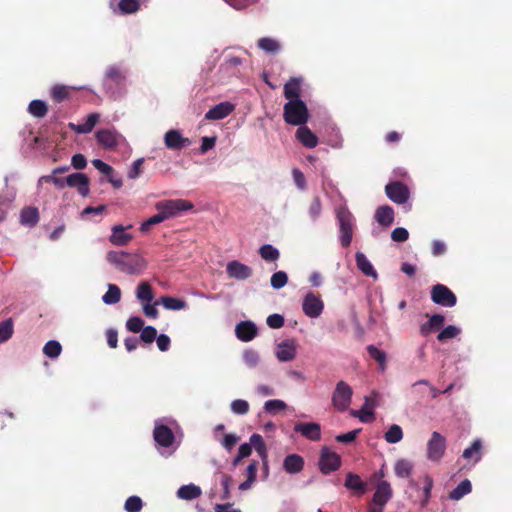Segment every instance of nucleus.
Masks as SVG:
<instances>
[{
	"label": "nucleus",
	"mask_w": 512,
	"mask_h": 512,
	"mask_svg": "<svg viewBox=\"0 0 512 512\" xmlns=\"http://www.w3.org/2000/svg\"><path fill=\"white\" fill-rule=\"evenodd\" d=\"M107 261L127 274H141L148 265L146 259L138 254L118 251L108 252Z\"/></svg>",
	"instance_id": "obj_1"
},
{
	"label": "nucleus",
	"mask_w": 512,
	"mask_h": 512,
	"mask_svg": "<svg viewBox=\"0 0 512 512\" xmlns=\"http://www.w3.org/2000/svg\"><path fill=\"white\" fill-rule=\"evenodd\" d=\"M309 111L306 104L301 99H293L284 104V121L293 126H302L308 122Z\"/></svg>",
	"instance_id": "obj_2"
},
{
	"label": "nucleus",
	"mask_w": 512,
	"mask_h": 512,
	"mask_svg": "<svg viewBox=\"0 0 512 512\" xmlns=\"http://www.w3.org/2000/svg\"><path fill=\"white\" fill-rule=\"evenodd\" d=\"M336 218L339 224L340 243L343 247H349L352 242L354 217L346 206L336 210Z\"/></svg>",
	"instance_id": "obj_3"
},
{
	"label": "nucleus",
	"mask_w": 512,
	"mask_h": 512,
	"mask_svg": "<svg viewBox=\"0 0 512 512\" xmlns=\"http://www.w3.org/2000/svg\"><path fill=\"white\" fill-rule=\"evenodd\" d=\"M193 204L184 199H170L155 204L157 211L161 212L166 220L179 216L182 212L193 209Z\"/></svg>",
	"instance_id": "obj_4"
},
{
	"label": "nucleus",
	"mask_w": 512,
	"mask_h": 512,
	"mask_svg": "<svg viewBox=\"0 0 512 512\" xmlns=\"http://www.w3.org/2000/svg\"><path fill=\"white\" fill-rule=\"evenodd\" d=\"M352 388L344 381H339L332 395V404L338 411H346L351 403Z\"/></svg>",
	"instance_id": "obj_5"
},
{
	"label": "nucleus",
	"mask_w": 512,
	"mask_h": 512,
	"mask_svg": "<svg viewBox=\"0 0 512 512\" xmlns=\"http://www.w3.org/2000/svg\"><path fill=\"white\" fill-rule=\"evenodd\" d=\"M446 446V438L434 431L427 442V458L432 462H439L445 453Z\"/></svg>",
	"instance_id": "obj_6"
},
{
	"label": "nucleus",
	"mask_w": 512,
	"mask_h": 512,
	"mask_svg": "<svg viewBox=\"0 0 512 512\" xmlns=\"http://www.w3.org/2000/svg\"><path fill=\"white\" fill-rule=\"evenodd\" d=\"M432 301L444 307H453L456 305V295L445 285L436 284L431 289Z\"/></svg>",
	"instance_id": "obj_7"
},
{
	"label": "nucleus",
	"mask_w": 512,
	"mask_h": 512,
	"mask_svg": "<svg viewBox=\"0 0 512 512\" xmlns=\"http://www.w3.org/2000/svg\"><path fill=\"white\" fill-rule=\"evenodd\" d=\"M341 466V458L336 452L330 451L327 447H323L321 449L320 459H319V469L320 471L328 475L331 472L338 470Z\"/></svg>",
	"instance_id": "obj_8"
},
{
	"label": "nucleus",
	"mask_w": 512,
	"mask_h": 512,
	"mask_svg": "<svg viewBox=\"0 0 512 512\" xmlns=\"http://www.w3.org/2000/svg\"><path fill=\"white\" fill-rule=\"evenodd\" d=\"M302 309L306 316L310 318H317L321 315L324 309V304L319 296L313 292H309L304 297Z\"/></svg>",
	"instance_id": "obj_9"
},
{
	"label": "nucleus",
	"mask_w": 512,
	"mask_h": 512,
	"mask_svg": "<svg viewBox=\"0 0 512 512\" xmlns=\"http://www.w3.org/2000/svg\"><path fill=\"white\" fill-rule=\"evenodd\" d=\"M165 146L170 150H182L192 144L191 140L184 137L179 130H168L164 135Z\"/></svg>",
	"instance_id": "obj_10"
},
{
	"label": "nucleus",
	"mask_w": 512,
	"mask_h": 512,
	"mask_svg": "<svg viewBox=\"0 0 512 512\" xmlns=\"http://www.w3.org/2000/svg\"><path fill=\"white\" fill-rule=\"evenodd\" d=\"M89 182L90 180L86 174L76 172L66 177L65 186L77 188L81 196L87 197L90 193Z\"/></svg>",
	"instance_id": "obj_11"
},
{
	"label": "nucleus",
	"mask_w": 512,
	"mask_h": 512,
	"mask_svg": "<svg viewBox=\"0 0 512 512\" xmlns=\"http://www.w3.org/2000/svg\"><path fill=\"white\" fill-rule=\"evenodd\" d=\"M385 192L388 198L397 204H403L409 198L407 186L398 181L388 183L385 187Z\"/></svg>",
	"instance_id": "obj_12"
},
{
	"label": "nucleus",
	"mask_w": 512,
	"mask_h": 512,
	"mask_svg": "<svg viewBox=\"0 0 512 512\" xmlns=\"http://www.w3.org/2000/svg\"><path fill=\"white\" fill-rule=\"evenodd\" d=\"M294 431L310 441L321 439V426L316 422H298L294 426Z\"/></svg>",
	"instance_id": "obj_13"
},
{
	"label": "nucleus",
	"mask_w": 512,
	"mask_h": 512,
	"mask_svg": "<svg viewBox=\"0 0 512 512\" xmlns=\"http://www.w3.org/2000/svg\"><path fill=\"white\" fill-rule=\"evenodd\" d=\"M226 272L230 278L237 280H246L253 274L252 269L237 260H233L227 263Z\"/></svg>",
	"instance_id": "obj_14"
},
{
	"label": "nucleus",
	"mask_w": 512,
	"mask_h": 512,
	"mask_svg": "<svg viewBox=\"0 0 512 512\" xmlns=\"http://www.w3.org/2000/svg\"><path fill=\"white\" fill-rule=\"evenodd\" d=\"M120 137V134L112 129H102L96 133L97 142L106 149L117 147Z\"/></svg>",
	"instance_id": "obj_15"
},
{
	"label": "nucleus",
	"mask_w": 512,
	"mask_h": 512,
	"mask_svg": "<svg viewBox=\"0 0 512 512\" xmlns=\"http://www.w3.org/2000/svg\"><path fill=\"white\" fill-rule=\"evenodd\" d=\"M39 220L40 214L37 207L26 206L21 209L19 222L22 226L29 228L35 227Z\"/></svg>",
	"instance_id": "obj_16"
},
{
	"label": "nucleus",
	"mask_w": 512,
	"mask_h": 512,
	"mask_svg": "<svg viewBox=\"0 0 512 512\" xmlns=\"http://www.w3.org/2000/svg\"><path fill=\"white\" fill-rule=\"evenodd\" d=\"M235 333L239 340L249 342L257 335V327L251 321H242L237 324Z\"/></svg>",
	"instance_id": "obj_17"
},
{
	"label": "nucleus",
	"mask_w": 512,
	"mask_h": 512,
	"mask_svg": "<svg viewBox=\"0 0 512 512\" xmlns=\"http://www.w3.org/2000/svg\"><path fill=\"white\" fill-rule=\"evenodd\" d=\"M234 110V105L230 102H221L207 111L205 119L221 120L227 117Z\"/></svg>",
	"instance_id": "obj_18"
},
{
	"label": "nucleus",
	"mask_w": 512,
	"mask_h": 512,
	"mask_svg": "<svg viewBox=\"0 0 512 512\" xmlns=\"http://www.w3.org/2000/svg\"><path fill=\"white\" fill-rule=\"evenodd\" d=\"M155 441L162 447H169L174 442V434L166 425L156 426L153 431Z\"/></svg>",
	"instance_id": "obj_19"
},
{
	"label": "nucleus",
	"mask_w": 512,
	"mask_h": 512,
	"mask_svg": "<svg viewBox=\"0 0 512 512\" xmlns=\"http://www.w3.org/2000/svg\"><path fill=\"white\" fill-rule=\"evenodd\" d=\"M276 356L282 362H288L296 356V344L293 340H284L278 344Z\"/></svg>",
	"instance_id": "obj_20"
},
{
	"label": "nucleus",
	"mask_w": 512,
	"mask_h": 512,
	"mask_svg": "<svg viewBox=\"0 0 512 512\" xmlns=\"http://www.w3.org/2000/svg\"><path fill=\"white\" fill-rule=\"evenodd\" d=\"M304 465V458L299 454H289L283 460V469L289 474L300 473Z\"/></svg>",
	"instance_id": "obj_21"
},
{
	"label": "nucleus",
	"mask_w": 512,
	"mask_h": 512,
	"mask_svg": "<svg viewBox=\"0 0 512 512\" xmlns=\"http://www.w3.org/2000/svg\"><path fill=\"white\" fill-rule=\"evenodd\" d=\"M392 497V489L387 481L378 483L376 491L373 495V503L379 507H383Z\"/></svg>",
	"instance_id": "obj_22"
},
{
	"label": "nucleus",
	"mask_w": 512,
	"mask_h": 512,
	"mask_svg": "<svg viewBox=\"0 0 512 512\" xmlns=\"http://www.w3.org/2000/svg\"><path fill=\"white\" fill-rule=\"evenodd\" d=\"M295 136L306 148H314L318 145V137L305 124L298 127Z\"/></svg>",
	"instance_id": "obj_23"
},
{
	"label": "nucleus",
	"mask_w": 512,
	"mask_h": 512,
	"mask_svg": "<svg viewBox=\"0 0 512 512\" xmlns=\"http://www.w3.org/2000/svg\"><path fill=\"white\" fill-rule=\"evenodd\" d=\"M445 318L441 314L432 315L428 321L423 323L420 328V334L424 337L428 336L432 332L440 329L444 324Z\"/></svg>",
	"instance_id": "obj_24"
},
{
	"label": "nucleus",
	"mask_w": 512,
	"mask_h": 512,
	"mask_svg": "<svg viewBox=\"0 0 512 512\" xmlns=\"http://www.w3.org/2000/svg\"><path fill=\"white\" fill-rule=\"evenodd\" d=\"M375 220L383 227H389L394 222V210L388 205L379 206L375 212Z\"/></svg>",
	"instance_id": "obj_25"
},
{
	"label": "nucleus",
	"mask_w": 512,
	"mask_h": 512,
	"mask_svg": "<svg viewBox=\"0 0 512 512\" xmlns=\"http://www.w3.org/2000/svg\"><path fill=\"white\" fill-rule=\"evenodd\" d=\"M133 236L125 232V228L122 225H115L112 228V234L109 237V241L116 246H125L131 240Z\"/></svg>",
	"instance_id": "obj_26"
},
{
	"label": "nucleus",
	"mask_w": 512,
	"mask_h": 512,
	"mask_svg": "<svg viewBox=\"0 0 512 512\" xmlns=\"http://www.w3.org/2000/svg\"><path fill=\"white\" fill-rule=\"evenodd\" d=\"M74 87L56 84L51 88L50 96L56 103H61L71 98Z\"/></svg>",
	"instance_id": "obj_27"
},
{
	"label": "nucleus",
	"mask_w": 512,
	"mask_h": 512,
	"mask_svg": "<svg viewBox=\"0 0 512 512\" xmlns=\"http://www.w3.org/2000/svg\"><path fill=\"white\" fill-rule=\"evenodd\" d=\"M99 118H100L99 114L91 113L87 116L86 122L84 124L69 123V127L73 131L80 133V134L90 133L93 130V128L95 127V125L97 124V122L99 121Z\"/></svg>",
	"instance_id": "obj_28"
},
{
	"label": "nucleus",
	"mask_w": 512,
	"mask_h": 512,
	"mask_svg": "<svg viewBox=\"0 0 512 512\" xmlns=\"http://www.w3.org/2000/svg\"><path fill=\"white\" fill-rule=\"evenodd\" d=\"M301 81L298 78H290L284 85V97L288 101L300 99Z\"/></svg>",
	"instance_id": "obj_29"
},
{
	"label": "nucleus",
	"mask_w": 512,
	"mask_h": 512,
	"mask_svg": "<svg viewBox=\"0 0 512 512\" xmlns=\"http://www.w3.org/2000/svg\"><path fill=\"white\" fill-rule=\"evenodd\" d=\"M357 268L366 276L377 278V272L375 271L371 262L367 259L364 253L357 252L355 255Z\"/></svg>",
	"instance_id": "obj_30"
},
{
	"label": "nucleus",
	"mask_w": 512,
	"mask_h": 512,
	"mask_svg": "<svg viewBox=\"0 0 512 512\" xmlns=\"http://www.w3.org/2000/svg\"><path fill=\"white\" fill-rule=\"evenodd\" d=\"M201 488L194 484L183 485L177 490V497L183 500H194L201 495Z\"/></svg>",
	"instance_id": "obj_31"
},
{
	"label": "nucleus",
	"mask_w": 512,
	"mask_h": 512,
	"mask_svg": "<svg viewBox=\"0 0 512 512\" xmlns=\"http://www.w3.org/2000/svg\"><path fill=\"white\" fill-rule=\"evenodd\" d=\"M345 487L350 490L364 493L366 491L367 485L361 480L359 475L348 473L345 479Z\"/></svg>",
	"instance_id": "obj_32"
},
{
	"label": "nucleus",
	"mask_w": 512,
	"mask_h": 512,
	"mask_svg": "<svg viewBox=\"0 0 512 512\" xmlns=\"http://www.w3.org/2000/svg\"><path fill=\"white\" fill-rule=\"evenodd\" d=\"M482 443L481 440L476 439L473 441L470 447L466 448L463 451V458L468 460H473L474 463L480 461L482 453H481Z\"/></svg>",
	"instance_id": "obj_33"
},
{
	"label": "nucleus",
	"mask_w": 512,
	"mask_h": 512,
	"mask_svg": "<svg viewBox=\"0 0 512 512\" xmlns=\"http://www.w3.org/2000/svg\"><path fill=\"white\" fill-rule=\"evenodd\" d=\"M136 297L140 302H152L154 299V293L151 285L147 281L139 283L136 291Z\"/></svg>",
	"instance_id": "obj_34"
},
{
	"label": "nucleus",
	"mask_w": 512,
	"mask_h": 512,
	"mask_svg": "<svg viewBox=\"0 0 512 512\" xmlns=\"http://www.w3.org/2000/svg\"><path fill=\"white\" fill-rule=\"evenodd\" d=\"M159 302L167 310H181L187 307V302L172 296H162Z\"/></svg>",
	"instance_id": "obj_35"
},
{
	"label": "nucleus",
	"mask_w": 512,
	"mask_h": 512,
	"mask_svg": "<svg viewBox=\"0 0 512 512\" xmlns=\"http://www.w3.org/2000/svg\"><path fill=\"white\" fill-rule=\"evenodd\" d=\"M471 490V482L468 479H465L449 493V498L458 501L465 495L469 494Z\"/></svg>",
	"instance_id": "obj_36"
},
{
	"label": "nucleus",
	"mask_w": 512,
	"mask_h": 512,
	"mask_svg": "<svg viewBox=\"0 0 512 512\" xmlns=\"http://www.w3.org/2000/svg\"><path fill=\"white\" fill-rule=\"evenodd\" d=\"M28 112L36 118H43L48 112V106L42 100H32L29 103Z\"/></svg>",
	"instance_id": "obj_37"
},
{
	"label": "nucleus",
	"mask_w": 512,
	"mask_h": 512,
	"mask_svg": "<svg viewBox=\"0 0 512 512\" xmlns=\"http://www.w3.org/2000/svg\"><path fill=\"white\" fill-rule=\"evenodd\" d=\"M251 447L253 446L256 450V452L259 454V456L262 458L264 463L266 464L267 459V448L264 443L263 437L259 434H252L250 437V443Z\"/></svg>",
	"instance_id": "obj_38"
},
{
	"label": "nucleus",
	"mask_w": 512,
	"mask_h": 512,
	"mask_svg": "<svg viewBox=\"0 0 512 512\" xmlns=\"http://www.w3.org/2000/svg\"><path fill=\"white\" fill-rule=\"evenodd\" d=\"M259 254L265 261L275 262L280 257V252L271 244H264L259 248Z\"/></svg>",
	"instance_id": "obj_39"
},
{
	"label": "nucleus",
	"mask_w": 512,
	"mask_h": 512,
	"mask_svg": "<svg viewBox=\"0 0 512 512\" xmlns=\"http://www.w3.org/2000/svg\"><path fill=\"white\" fill-rule=\"evenodd\" d=\"M412 470V463L406 459H399L394 466V472L396 476L400 478H408L411 475Z\"/></svg>",
	"instance_id": "obj_40"
},
{
	"label": "nucleus",
	"mask_w": 512,
	"mask_h": 512,
	"mask_svg": "<svg viewBox=\"0 0 512 512\" xmlns=\"http://www.w3.org/2000/svg\"><path fill=\"white\" fill-rule=\"evenodd\" d=\"M121 299V290L115 284H109L107 292L103 295L102 300L105 304H116Z\"/></svg>",
	"instance_id": "obj_41"
},
{
	"label": "nucleus",
	"mask_w": 512,
	"mask_h": 512,
	"mask_svg": "<svg viewBox=\"0 0 512 512\" xmlns=\"http://www.w3.org/2000/svg\"><path fill=\"white\" fill-rule=\"evenodd\" d=\"M257 44L261 50L268 53H277L281 48L280 43L277 40L270 37L260 38Z\"/></svg>",
	"instance_id": "obj_42"
},
{
	"label": "nucleus",
	"mask_w": 512,
	"mask_h": 512,
	"mask_svg": "<svg viewBox=\"0 0 512 512\" xmlns=\"http://www.w3.org/2000/svg\"><path fill=\"white\" fill-rule=\"evenodd\" d=\"M105 76L107 81H110L115 85L122 84L125 79V75L122 70L116 66L108 67Z\"/></svg>",
	"instance_id": "obj_43"
},
{
	"label": "nucleus",
	"mask_w": 512,
	"mask_h": 512,
	"mask_svg": "<svg viewBox=\"0 0 512 512\" xmlns=\"http://www.w3.org/2000/svg\"><path fill=\"white\" fill-rule=\"evenodd\" d=\"M367 352L371 358H373L376 362L379 363L380 370L384 371L386 369V353L374 345L367 346Z\"/></svg>",
	"instance_id": "obj_44"
},
{
	"label": "nucleus",
	"mask_w": 512,
	"mask_h": 512,
	"mask_svg": "<svg viewBox=\"0 0 512 512\" xmlns=\"http://www.w3.org/2000/svg\"><path fill=\"white\" fill-rule=\"evenodd\" d=\"M384 438L388 443H398L403 438L402 428L397 424L391 425L385 433Z\"/></svg>",
	"instance_id": "obj_45"
},
{
	"label": "nucleus",
	"mask_w": 512,
	"mask_h": 512,
	"mask_svg": "<svg viewBox=\"0 0 512 512\" xmlns=\"http://www.w3.org/2000/svg\"><path fill=\"white\" fill-rule=\"evenodd\" d=\"M14 332L13 321L11 318L0 322V343L8 341Z\"/></svg>",
	"instance_id": "obj_46"
},
{
	"label": "nucleus",
	"mask_w": 512,
	"mask_h": 512,
	"mask_svg": "<svg viewBox=\"0 0 512 512\" xmlns=\"http://www.w3.org/2000/svg\"><path fill=\"white\" fill-rule=\"evenodd\" d=\"M61 352L62 346L56 340L48 341L43 347V353L49 358H57Z\"/></svg>",
	"instance_id": "obj_47"
},
{
	"label": "nucleus",
	"mask_w": 512,
	"mask_h": 512,
	"mask_svg": "<svg viewBox=\"0 0 512 512\" xmlns=\"http://www.w3.org/2000/svg\"><path fill=\"white\" fill-rule=\"evenodd\" d=\"M460 329L454 325L445 327L438 335L437 340L439 342H446L449 339H453L460 334Z\"/></svg>",
	"instance_id": "obj_48"
},
{
	"label": "nucleus",
	"mask_w": 512,
	"mask_h": 512,
	"mask_svg": "<svg viewBox=\"0 0 512 512\" xmlns=\"http://www.w3.org/2000/svg\"><path fill=\"white\" fill-rule=\"evenodd\" d=\"M286 407V403L279 399L268 400L264 404L265 412L270 414H276L279 411H283Z\"/></svg>",
	"instance_id": "obj_49"
},
{
	"label": "nucleus",
	"mask_w": 512,
	"mask_h": 512,
	"mask_svg": "<svg viewBox=\"0 0 512 512\" xmlns=\"http://www.w3.org/2000/svg\"><path fill=\"white\" fill-rule=\"evenodd\" d=\"M322 212V202L319 196H314L308 209L312 221H316Z\"/></svg>",
	"instance_id": "obj_50"
},
{
	"label": "nucleus",
	"mask_w": 512,
	"mask_h": 512,
	"mask_svg": "<svg viewBox=\"0 0 512 512\" xmlns=\"http://www.w3.org/2000/svg\"><path fill=\"white\" fill-rule=\"evenodd\" d=\"M140 4L138 0H120L118 8L123 14L135 13L139 10Z\"/></svg>",
	"instance_id": "obj_51"
},
{
	"label": "nucleus",
	"mask_w": 512,
	"mask_h": 512,
	"mask_svg": "<svg viewBox=\"0 0 512 512\" xmlns=\"http://www.w3.org/2000/svg\"><path fill=\"white\" fill-rule=\"evenodd\" d=\"M288 282V276L287 273L284 271H277L275 272L270 279L271 286L274 289H281L283 288Z\"/></svg>",
	"instance_id": "obj_52"
},
{
	"label": "nucleus",
	"mask_w": 512,
	"mask_h": 512,
	"mask_svg": "<svg viewBox=\"0 0 512 512\" xmlns=\"http://www.w3.org/2000/svg\"><path fill=\"white\" fill-rule=\"evenodd\" d=\"M165 217L163 216V214L161 212H157V214L151 216L149 219H147L145 222H143L140 226V231L143 232V233H146L150 230V228L153 226V225H156V224H159V223H162L163 221H165Z\"/></svg>",
	"instance_id": "obj_53"
},
{
	"label": "nucleus",
	"mask_w": 512,
	"mask_h": 512,
	"mask_svg": "<svg viewBox=\"0 0 512 512\" xmlns=\"http://www.w3.org/2000/svg\"><path fill=\"white\" fill-rule=\"evenodd\" d=\"M143 507V502L138 496H130L124 504L127 512H140Z\"/></svg>",
	"instance_id": "obj_54"
},
{
	"label": "nucleus",
	"mask_w": 512,
	"mask_h": 512,
	"mask_svg": "<svg viewBox=\"0 0 512 512\" xmlns=\"http://www.w3.org/2000/svg\"><path fill=\"white\" fill-rule=\"evenodd\" d=\"M433 479L431 476L429 475H425L424 477V487H423V494H424V498L423 500L421 501V506L422 507H426L430 501V498H431V491H432V488H433Z\"/></svg>",
	"instance_id": "obj_55"
},
{
	"label": "nucleus",
	"mask_w": 512,
	"mask_h": 512,
	"mask_svg": "<svg viewBox=\"0 0 512 512\" xmlns=\"http://www.w3.org/2000/svg\"><path fill=\"white\" fill-rule=\"evenodd\" d=\"M144 327V321L138 316L130 317L126 322V328L133 333L141 332Z\"/></svg>",
	"instance_id": "obj_56"
},
{
	"label": "nucleus",
	"mask_w": 512,
	"mask_h": 512,
	"mask_svg": "<svg viewBox=\"0 0 512 512\" xmlns=\"http://www.w3.org/2000/svg\"><path fill=\"white\" fill-rule=\"evenodd\" d=\"M157 337V330L153 326L143 327L140 339L146 344H151Z\"/></svg>",
	"instance_id": "obj_57"
},
{
	"label": "nucleus",
	"mask_w": 512,
	"mask_h": 512,
	"mask_svg": "<svg viewBox=\"0 0 512 512\" xmlns=\"http://www.w3.org/2000/svg\"><path fill=\"white\" fill-rule=\"evenodd\" d=\"M231 410L238 415L247 414L249 411V403L246 400L237 399L232 401Z\"/></svg>",
	"instance_id": "obj_58"
},
{
	"label": "nucleus",
	"mask_w": 512,
	"mask_h": 512,
	"mask_svg": "<svg viewBox=\"0 0 512 512\" xmlns=\"http://www.w3.org/2000/svg\"><path fill=\"white\" fill-rule=\"evenodd\" d=\"M243 360L248 367L254 368L259 362V355L254 350H246L243 353Z\"/></svg>",
	"instance_id": "obj_59"
},
{
	"label": "nucleus",
	"mask_w": 512,
	"mask_h": 512,
	"mask_svg": "<svg viewBox=\"0 0 512 512\" xmlns=\"http://www.w3.org/2000/svg\"><path fill=\"white\" fill-rule=\"evenodd\" d=\"M57 174H51V175H45V176H42L40 178V181L41 182H45V183H52L54 184L58 189H63L65 187V181H66V177L65 178H62V177H57L56 176Z\"/></svg>",
	"instance_id": "obj_60"
},
{
	"label": "nucleus",
	"mask_w": 512,
	"mask_h": 512,
	"mask_svg": "<svg viewBox=\"0 0 512 512\" xmlns=\"http://www.w3.org/2000/svg\"><path fill=\"white\" fill-rule=\"evenodd\" d=\"M418 386H424V387H426V388H427V390H428V392L430 393V396H431V398H432V399L437 398V397L442 393V391L438 390L436 387L432 386V385L429 383V381L424 380V379H423V380H419V381H417V382H415V383L413 384V388H414V390H415V391H417V389H416V388H417Z\"/></svg>",
	"instance_id": "obj_61"
},
{
	"label": "nucleus",
	"mask_w": 512,
	"mask_h": 512,
	"mask_svg": "<svg viewBox=\"0 0 512 512\" xmlns=\"http://www.w3.org/2000/svg\"><path fill=\"white\" fill-rule=\"evenodd\" d=\"M360 431L361 429H355L344 434H339L335 437V439L337 442L348 444L357 438Z\"/></svg>",
	"instance_id": "obj_62"
},
{
	"label": "nucleus",
	"mask_w": 512,
	"mask_h": 512,
	"mask_svg": "<svg viewBox=\"0 0 512 512\" xmlns=\"http://www.w3.org/2000/svg\"><path fill=\"white\" fill-rule=\"evenodd\" d=\"M267 325L272 329H279L284 325V317L280 314H271L267 317Z\"/></svg>",
	"instance_id": "obj_63"
},
{
	"label": "nucleus",
	"mask_w": 512,
	"mask_h": 512,
	"mask_svg": "<svg viewBox=\"0 0 512 512\" xmlns=\"http://www.w3.org/2000/svg\"><path fill=\"white\" fill-rule=\"evenodd\" d=\"M391 238L395 242H404L409 238V232L403 227H398L392 231Z\"/></svg>",
	"instance_id": "obj_64"
}]
</instances>
